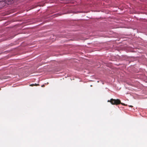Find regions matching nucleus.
Returning <instances> with one entry per match:
<instances>
[{"instance_id": "obj_1", "label": "nucleus", "mask_w": 147, "mask_h": 147, "mask_svg": "<svg viewBox=\"0 0 147 147\" xmlns=\"http://www.w3.org/2000/svg\"><path fill=\"white\" fill-rule=\"evenodd\" d=\"M108 102H110L112 105H117L119 104L125 105V104L124 103H121L120 102V101L118 99H111L110 100H108Z\"/></svg>"}, {"instance_id": "obj_2", "label": "nucleus", "mask_w": 147, "mask_h": 147, "mask_svg": "<svg viewBox=\"0 0 147 147\" xmlns=\"http://www.w3.org/2000/svg\"><path fill=\"white\" fill-rule=\"evenodd\" d=\"M5 2L4 1L0 2V6L3 7L5 5Z\"/></svg>"}, {"instance_id": "obj_3", "label": "nucleus", "mask_w": 147, "mask_h": 147, "mask_svg": "<svg viewBox=\"0 0 147 147\" xmlns=\"http://www.w3.org/2000/svg\"><path fill=\"white\" fill-rule=\"evenodd\" d=\"M129 107H132L133 106H132L130 105V106H129Z\"/></svg>"}, {"instance_id": "obj_4", "label": "nucleus", "mask_w": 147, "mask_h": 147, "mask_svg": "<svg viewBox=\"0 0 147 147\" xmlns=\"http://www.w3.org/2000/svg\"><path fill=\"white\" fill-rule=\"evenodd\" d=\"M31 86H33V85H31Z\"/></svg>"}]
</instances>
